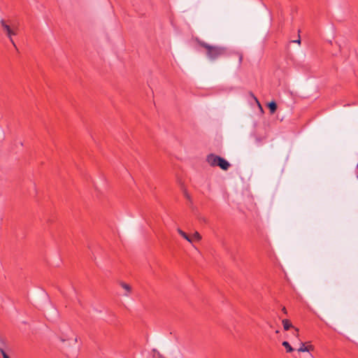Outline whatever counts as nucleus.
I'll return each instance as SVG.
<instances>
[{
    "label": "nucleus",
    "mask_w": 358,
    "mask_h": 358,
    "mask_svg": "<svg viewBox=\"0 0 358 358\" xmlns=\"http://www.w3.org/2000/svg\"><path fill=\"white\" fill-rule=\"evenodd\" d=\"M196 41L199 46L206 50V56L211 61L227 55V48L224 47L210 45L199 38H196Z\"/></svg>",
    "instance_id": "1"
},
{
    "label": "nucleus",
    "mask_w": 358,
    "mask_h": 358,
    "mask_svg": "<svg viewBox=\"0 0 358 358\" xmlns=\"http://www.w3.org/2000/svg\"><path fill=\"white\" fill-rule=\"evenodd\" d=\"M206 161L210 166H219L224 171L228 170L230 167V164L225 159L214 154L208 155L206 157Z\"/></svg>",
    "instance_id": "2"
},
{
    "label": "nucleus",
    "mask_w": 358,
    "mask_h": 358,
    "mask_svg": "<svg viewBox=\"0 0 358 358\" xmlns=\"http://www.w3.org/2000/svg\"><path fill=\"white\" fill-rule=\"evenodd\" d=\"M0 24L3 32L8 37L11 43L13 45L14 47H16L15 43L12 38L13 36L16 35V31L13 29H11V22L6 21L4 20H1L0 21Z\"/></svg>",
    "instance_id": "3"
},
{
    "label": "nucleus",
    "mask_w": 358,
    "mask_h": 358,
    "mask_svg": "<svg viewBox=\"0 0 358 358\" xmlns=\"http://www.w3.org/2000/svg\"><path fill=\"white\" fill-rule=\"evenodd\" d=\"M299 344H300V346L297 350L299 352H310L314 350L313 345L310 344V343L300 342Z\"/></svg>",
    "instance_id": "4"
},
{
    "label": "nucleus",
    "mask_w": 358,
    "mask_h": 358,
    "mask_svg": "<svg viewBox=\"0 0 358 358\" xmlns=\"http://www.w3.org/2000/svg\"><path fill=\"white\" fill-rule=\"evenodd\" d=\"M120 285L125 290L124 295L128 296L131 292V286L124 282H120Z\"/></svg>",
    "instance_id": "5"
},
{
    "label": "nucleus",
    "mask_w": 358,
    "mask_h": 358,
    "mask_svg": "<svg viewBox=\"0 0 358 358\" xmlns=\"http://www.w3.org/2000/svg\"><path fill=\"white\" fill-rule=\"evenodd\" d=\"M282 323L283 328L285 331L289 330L290 328L293 329V327H294L292 326V322L287 319L282 320Z\"/></svg>",
    "instance_id": "6"
},
{
    "label": "nucleus",
    "mask_w": 358,
    "mask_h": 358,
    "mask_svg": "<svg viewBox=\"0 0 358 358\" xmlns=\"http://www.w3.org/2000/svg\"><path fill=\"white\" fill-rule=\"evenodd\" d=\"M178 234L189 243H192V238L180 229H177Z\"/></svg>",
    "instance_id": "7"
},
{
    "label": "nucleus",
    "mask_w": 358,
    "mask_h": 358,
    "mask_svg": "<svg viewBox=\"0 0 358 358\" xmlns=\"http://www.w3.org/2000/svg\"><path fill=\"white\" fill-rule=\"evenodd\" d=\"M268 107L270 110V113L271 114H273L277 109V104L275 101H271L268 103Z\"/></svg>",
    "instance_id": "8"
},
{
    "label": "nucleus",
    "mask_w": 358,
    "mask_h": 358,
    "mask_svg": "<svg viewBox=\"0 0 358 358\" xmlns=\"http://www.w3.org/2000/svg\"><path fill=\"white\" fill-rule=\"evenodd\" d=\"M282 345L285 348L287 352H292L294 350L287 341H283Z\"/></svg>",
    "instance_id": "9"
},
{
    "label": "nucleus",
    "mask_w": 358,
    "mask_h": 358,
    "mask_svg": "<svg viewBox=\"0 0 358 358\" xmlns=\"http://www.w3.org/2000/svg\"><path fill=\"white\" fill-rule=\"evenodd\" d=\"M235 55L237 56V57L238 58V66H240L243 62V54L241 52H237L235 53Z\"/></svg>",
    "instance_id": "10"
},
{
    "label": "nucleus",
    "mask_w": 358,
    "mask_h": 358,
    "mask_svg": "<svg viewBox=\"0 0 358 358\" xmlns=\"http://www.w3.org/2000/svg\"><path fill=\"white\" fill-rule=\"evenodd\" d=\"M193 239H195L196 241H200L201 239V236L200 235V234L197 231H195L194 233V234L192 235V237H191Z\"/></svg>",
    "instance_id": "11"
},
{
    "label": "nucleus",
    "mask_w": 358,
    "mask_h": 358,
    "mask_svg": "<svg viewBox=\"0 0 358 358\" xmlns=\"http://www.w3.org/2000/svg\"><path fill=\"white\" fill-rule=\"evenodd\" d=\"M293 332H292V334L298 338L299 337V329L296 328V327H293Z\"/></svg>",
    "instance_id": "12"
},
{
    "label": "nucleus",
    "mask_w": 358,
    "mask_h": 358,
    "mask_svg": "<svg viewBox=\"0 0 358 358\" xmlns=\"http://www.w3.org/2000/svg\"><path fill=\"white\" fill-rule=\"evenodd\" d=\"M11 29H13L16 31L17 35L19 29L17 25L11 22Z\"/></svg>",
    "instance_id": "13"
},
{
    "label": "nucleus",
    "mask_w": 358,
    "mask_h": 358,
    "mask_svg": "<svg viewBox=\"0 0 358 358\" xmlns=\"http://www.w3.org/2000/svg\"><path fill=\"white\" fill-rule=\"evenodd\" d=\"M1 353L3 356V358H10L9 356L6 354V351H3L1 349Z\"/></svg>",
    "instance_id": "14"
},
{
    "label": "nucleus",
    "mask_w": 358,
    "mask_h": 358,
    "mask_svg": "<svg viewBox=\"0 0 358 358\" xmlns=\"http://www.w3.org/2000/svg\"><path fill=\"white\" fill-rule=\"evenodd\" d=\"M251 96L254 98V99L255 100V101L257 103L258 106L261 108V105H260V103L259 102L258 99L256 98V96H255V95L251 93L250 94Z\"/></svg>",
    "instance_id": "15"
},
{
    "label": "nucleus",
    "mask_w": 358,
    "mask_h": 358,
    "mask_svg": "<svg viewBox=\"0 0 358 358\" xmlns=\"http://www.w3.org/2000/svg\"><path fill=\"white\" fill-rule=\"evenodd\" d=\"M282 311L285 314H287V310H286V308H285V307H283V308H282Z\"/></svg>",
    "instance_id": "16"
},
{
    "label": "nucleus",
    "mask_w": 358,
    "mask_h": 358,
    "mask_svg": "<svg viewBox=\"0 0 358 358\" xmlns=\"http://www.w3.org/2000/svg\"><path fill=\"white\" fill-rule=\"evenodd\" d=\"M293 42H294V43H297L300 44V43H301V40H300V39H298V40L294 41Z\"/></svg>",
    "instance_id": "17"
},
{
    "label": "nucleus",
    "mask_w": 358,
    "mask_h": 358,
    "mask_svg": "<svg viewBox=\"0 0 358 358\" xmlns=\"http://www.w3.org/2000/svg\"><path fill=\"white\" fill-rule=\"evenodd\" d=\"M185 196H186V198H187V199H190V198H189V196L188 195V194H187V193H185Z\"/></svg>",
    "instance_id": "18"
},
{
    "label": "nucleus",
    "mask_w": 358,
    "mask_h": 358,
    "mask_svg": "<svg viewBox=\"0 0 358 358\" xmlns=\"http://www.w3.org/2000/svg\"><path fill=\"white\" fill-rule=\"evenodd\" d=\"M309 358H315L311 354L309 355Z\"/></svg>",
    "instance_id": "19"
},
{
    "label": "nucleus",
    "mask_w": 358,
    "mask_h": 358,
    "mask_svg": "<svg viewBox=\"0 0 358 358\" xmlns=\"http://www.w3.org/2000/svg\"><path fill=\"white\" fill-rule=\"evenodd\" d=\"M275 333H276V334H278V333H279V331H278V330H276V331H275Z\"/></svg>",
    "instance_id": "20"
},
{
    "label": "nucleus",
    "mask_w": 358,
    "mask_h": 358,
    "mask_svg": "<svg viewBox=\"0 0 358 358\" xmlns=\"http://www.w3.org/2000/svg\"><path fill=\"white\" fill-rule=\"evenodd\" d=\"M357 169H358V164H357Z\"/></svg>",
    "instance_id": "21"
}]
</instances>
